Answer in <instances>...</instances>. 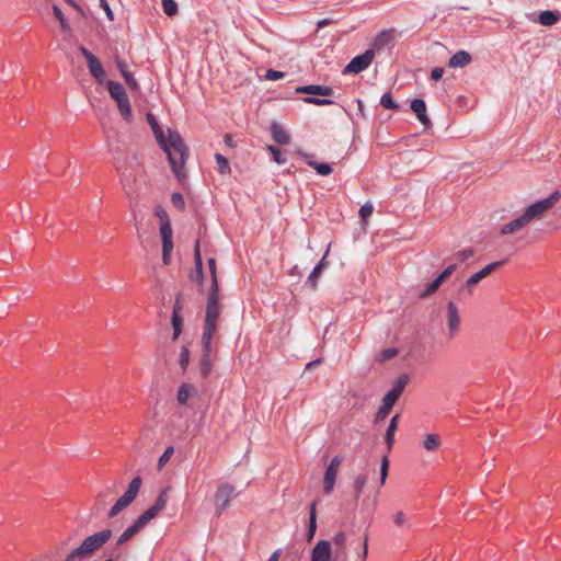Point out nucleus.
Returning a JSON list of instances; mask_svg holds the SVG:
<instances>
[{"instance_id": "nucleus-18", "label": "nucleus", "mask_w": 561, "mask_h": 561, "mask_svg": "<svg viewBox=\"0 0 561 561\" xmlns=\"http://www.w3.org/2000/svg\"><path fill=\"white\" fill-rule=\"evenodd\" d=\"M210 354L211 344H208V347L203 346V356L199 362V373L203 379H206L211 371L213 360Z\"/></svg>"}, {"instance_id": "nucleus-36", "label": "nucleus", "mask_w": 561, "mask_h": 561, "mask_svg": "<svg viewBox=\"0 0 561 561\" xmlns=\"http://www.w3.org/2000/svg\"><path fill=\"white\" fill-rule=\"evenodd\" d=\"M380 104L388 110H397L398 105L394 103L392 95L390 92H386L382 94L380 99Z\"/></svg>"}, {"instance_id": "nucleus-12", "label": "nucleus", "mask_w": 561, "mask_h": 561, "mask_svg": "<svg viewBox=\"0 0 561 561\" xmlns=\"http://www.w3.org/2000/svg\"><path fill=\"white\" fill-rule=\"evenodd\" d=\"M169 500V488L162 490L158 495L154 504L146 510L140 517L148 523H150L154 517L159 515V513L164 510Z\"/></svg>"}, {"instance_id": "nucleus-22", "label": "nucleus", "mask_w": 561, "mask_h": 561, "mask_svg": "<svg viewBox=\"0 0 561 561\" xmlns=\"http://www.w3.org/2000/svg\"><path fill=\"white\" fill-rule=\"evenodd\" d=\"M271 133L274 141L280 145H287L290 141L289 134L279 124L274 123L271 127Z\"/></svg>"}, {"instance_id": "nucleus-50", "label": "nucleus", "mask_w": 561, "mask_h": 561, "mask_svg": "<svg viewBox=\"0 0 561 561\" xmlns=\"http://www.w3.org/2000/svg\"><path fill=\"white\" fill-rule=\"evenodd\" d=\"M410 378L408 375H401L397 380H396V383L393 386V388L396 389H399L401 392H403L405 386L408 385Z\"/></svg>"}, {"instance_id": "nucleus-34", "label": "nucleus", "mask_w": 561, "mask_h": 561, "mask_svg": "<svg viewBox=\"0 0 561 561\" xmlns=\"http://www.w3.org/2000/svg\"><path fill=\"white\" fill-rule=\"evenodd\" d=\"M160 234L162 241L172 240V228L169 218L162 220L160 225Z\"/></svg>"}, {"instance_id": "nucleus-2", "label": "nucleus", "mask_w": 561, "mask_h": 561, "mask_svg": "<svg viewBox=\"0 0 561 561\" xmlns=\"http://www.w3.org/2000/svg\"><path fill=\"white\" fill-rule=\"evenodd\" d=\"M561 199V192L553 191L547 198L535 202L526 207L525 211L514 220L502 226L501 234H510L522 230L533 220H540L545 214Z\"/></svg>"}, {"instance_id": "nucleus-16", "label": "nucleus", "mask_w": 561, "mask_h": 561, "mask_svg": "<svg viewBox=\"0 0 561 561\" xmlns=\"http://www.w3.org/2000/svg\"><path fill=\"white\" fill-rule=\"evenodd\" d=\"M411 110L415 113L420 123L425 127H432V122L430 117L426 115V104L422 99H414L411 102Z\"/></svg>"}, {"instance_id": "nucleus-58", "label": "nucleus", "mask_w": 561, "mask_h": 561, "mask_svg": "<svg viewBox=\"0 0 561 561\" xmlns=\"http://www.w3.org/2000/svg\"><path fill=\"white\" fill-rule=\"evenodd\" d=\"M444 69L440 67H436L431 72V78L435 81H439L443 78Z\"/></svg>"}, {"instance_id": "nucleus-37", "label": "nucleus", "mask_w": 561, "mask_h": 561, "mask_svg": "<svg viewBox=\"0 0 561 561\" xmlns=\"http://www.w3.org/2000/svg\"><path fill=\"white\" fill-rule=\"evenodd\" d=\"M444 282L437 276L428 286L426 289L422 293V297H427L434 294L443 284Z\"/></svg>"}, {"instance_id": "nucleus-60", "label": "nucleus", "mask_w": 561, "mask_h": 561, "mask_svg": "<svg viewBox=\"0 0 561 561\" xmlns=\"http://www.w3.org/2000/svg\"><path fill=\"white\" fill-rule=\"evenodd\" d=\"M172 250H173V241L172 240L162 241V253L171 254Z\"/></svg>"}, {"instance_id": "nucleus-40", "label": "nucleus", "mask_w": 561, "mask_h": 561, "mask_svg": "<svg viewBox=\"0 0 561 561\" xmlns=\"http://www.w3.org/2000/svg\"><path fill=\"white\" fill-rule=\"evenodd\" d=\"M502 261L492 262L488 265H485L481 271H479V274L482 276V278H485L491 273H493L499 266L502 265Z\"/></svg>"}, {"instance_id": "nucleus-13", "label": "nucleus", "mask_w": 561, "mask_h": 561, "mask_svg": "<svg viewBox=\"0 0 561 561\" xmlns=\"http://www.w3.org/2000/svg\"><path fill=\"white\" fill-rule=\"evenodd\" d=\"M447 327L449 337L454 339L460 328V316L457 306L453 301L447 304Z\"/></svg>"}, {"instance_id": "nucleus-61", "label": "nucleus", "mask_w": 561, "mask_h": 561, "mask_svg": "<svg viewBox=\"0 0 561 561\" xmlns=\"http://www.w3.org/2000/svg\"><path fill=\"white\" fill-rule=\"evenodd\" d=\"M334 22H335V20H333V19H322V20H319L317 22V25H318L319 28H323V27H325L329 24H332Z\"/></svg>"}, {"instance_id": "nucleus-38", "label": "nucleus", "mask_w": 561, "mask_h": 561, "mask_svg": "<svg viewBox=\"0 0 561 561\" xmlns=\"http://www.w3.org/2000/svg\"><path fill=\"white\" fill-rule=\"evenodd\" d=\"M389 471V460L387 456H383L380 463V484L383 485L386 483V479L388 477Z\"/></svg>"}, {"instance_id": "nucleus-30", "label": "nucleus", "mask_w": 561, "mask_h": 561, "mask_svg": "<svg viewBox=\"0 0 561 561\" xmlns=\"http://www.w3.org/2000/svg\"><path fill=\"white\" fill-rule=\"evenodd\" d=\"M215 160L220 174L230 173V164L226 157H224L221 153H215Z\"/></svg>"}, {"instance_id": "nucleus-1", "label": "nucleus", "mask_w": 561, "mask_h": 561, "mask_svg": "<svg viewBox=\"0 0 561 561\" xmlns=\"http://www.w3.org/2000/svg\"><path fill=\"white\" fill-rule=\"evenodd\" d=\"M147 121L153 130L158 144L165 151L174 175L179 181L184 180L186 178L184 163L187 157V147L181 135L178 131L169 130L168 138H165L152 113L147 114Z\"/></svg>"}, {"instance_id": "nucleus-23", "label": "nucleus", "mask_w": 561, "mask_h": 561, "mask_svg": "<svg viewBox=\"0 0 561 561\" xmlns=\"http://www.w3.org/2000/svg\"><path fill=\"white\" fill-rule=\"evenodd\" d=\"M399 414L391 417L388 428L386 431L385 440L388 446V450H391L394 443V434L398 428Z\"/></svg>"}, {"instance_id": "nucleus-52", "label": "nucleus", "mask_w": 561, "mask_h": 561, "mask_svg": "<svg viewBox=\"0 0 561 561\" xmlns=\"http://www.w3.org/2000/svg\"><path fill=\"white\" fill-rule=\"evenodd\" d=\"M284 77H285L284 72L277 71V70H273V69H268L266 71V73H265V78L267 80H272V81L283 79Z\"/></svg>"}, {"instance_id": "nucleus-9", "label": "nucleus", "mask_w": 561, "mask_h": 561, "mask_svg": "<svg viewBox=\"0 0 561 561\" xmlns=\"http://www.w3.org/2000/svg\"><path fill=\"white\" fill-rule=\"evenodd\" d=\"M344 458L341 455L335 456L329 466L327 467V470L324 472L323 478V491L327 494H330L335 485V480L337 476V470L341 463L343 462Z\"/></svg>"}, {"instance_id": "nucleus-53", "label": "nucleus", "mask_w": 561, "mask_h": 561, "mask_svg": "<svg viewBox=\"0 0 561 561\" xmlns=\"http://www.w3.org/2000/svg\"><path fill=\"white\" fill-rule=\"evenodd\" d=\"M393 522L397 526H403V525H407L408 517L402 511H399V512L394 513Z\"/></svg>"}, {"instance_id": "nucleus-41", "label": "nucleus", "mask_w": 561, "mask_h": 561, "mask_svg": "<svg viewBox=\"0 0 561 561\" xmlns=\"http://www.w3.org/2000/svg\"><path fill=\"white\" fill-rule=\"evenodd\" d=\"M502 261L492 262L488 265H485L481 271H479V274L482 276V278H485L491 273H493L499 266L502 265Z\"/></svg>"}, {"instance_id": "nucleus-8", "label": "nucleus", "mask_w": 561, "mask_h": 561, "mask_svg": "<svg viewBox=\"0 0 561 561\" xmlns=\"http://www.w3.org/2000/svg\"><path fill=\"white\" fill-rule=\"evenodd\" d=\"M106 88L108 90L110 95L116 101L122 116L126 121H130L131 107L124 87L118 82L110 80L106 82Z\"/></svg>"}, {"instance_id": "nucleus-10", "label": "nucleus", "mask_w": 561, "mask_h": 561, "mask_svg": "<svg viewBox=\"0 0 561 561\" xmlns=\"http://www.w3.org/2000/svg\"><path fill=\"white\" fill-rule=\"evenodd\" d=\"M375 53L373 49H367L364 54L355 56L345 67L344 72L359 73L365 70L373 61Z\"/></svg>"}, {"instance_id": "nucleus-21", "label": "nucleus", "mask_w": 561, "mask_h": 561, "mask_svg": "<svg viewBox=\"0 0 561 561\" xmlns=\"http://www.w3.org/2000/svg\"><path fill=\"white\" fill-rule=\"evenodd\" d=\"M394 403H396V401L392 400V394L391 396H385L382 398V405L377 411V413L375 415L374 422L378 423L380 421H383L388 416V414L390 413V411L393 408Z\"/></svg>"}, {"instance_id": "nucleus-56", "label": "nucleus", "mask_w": 561, "mask_h": 561, "mask_svg": "<svg viewBox=\"0 0 561 561\" xmlns=\"http://www.w3.org/2000/svg\"><path fill=\"white\" fill-rule=\"evenodd\" d=\"M473 253L474 252L472 249H465V250L457 252L456 257L459 259L460 261H466V260L470 259L473 255Z\"/></svg>"}, {"instance_id": "nucleus-54", "label": "nucleus", "mask_w": 561, "mask_h": 561, "mask_svg": "<svg viewBox=\"0 0 561 561\" xmlns=\"http://www.w3.org/2000/svg\"><path fill=\"white\" fill-rule=\"evenodd\" d=\"M194 261H195L196 270H203V263H202V256H201V252H199V242L198 241L195 244Z\"/></svg>"}, {"instance_id": "nucleus-51", "label": "nucleus", "mask_w": 561, "mask_h": 561, "mask_svg": "<svg viewBox=\"0 0 561 561\" xmlns=\"http://www.w3.org/2000/svg\"><path fill=\"white\" fill-rule=\"evenodd\" d=\"M173 451H174L173 447H168L164 450V453L162 454V456L159 458V461H158L159 468H162L169 461Z\"/></svg>"}, {"instance_id": "nucleus-19", "label": "nucleus", "mask_w": 561, "mask_h": 561, "mask_svg": "<svg viewBox=\"0 0 561 561\" xmlns=\"http://www.w3.org/2000/svg\"><path fill=\"white\" fill-rule=\"evenodd\" d=\"M198 391L197 388L191 383H182L178 391V402L181 405H184L188 402L190 399L195 398Z\"/></svg>"}, {"instance_id": "nucleus-6", "label": "nucleus", "mask_w": 561, "mask_h": 561, "mask_svg": "<svg viewBox=\"0 0 561 561\" xmlns=\"http://www.w3.org/2000/svg\"><path fill=\"white\" fill-rule=\"evenodd\" d=\"M142 480L140 477H135L130 483L128 484L125 493L115 502V504L110 508L107 513L108 518L116 517L122 511L128 507L136 499L140 488Z\"/></svg>"}, {"instance_id": "nucleus-59", "label": "nucleus", "mask_w": 561, "mask_h": 561, "mask_svg": "<svg viewBox=\"0 0 561 561\" xmlns=\"http://www.w3.org/2000/svg\"><path fill=\"white\" fill-rule=\"evenodd\" d=\"M101 1V5L102 8L104 9L105 13H106V16L108 18L110 21H113L114 19V14H113V11L111 10L108 3L106 2V0H100Z\"/></svg>"}, {"instance_id": "nucleus-57", "label": "nucleus", "mask_w": 561, "mask_h": 561, "mask_svg": "<svg viewBox=\"0 0 561 561\" xmlns=\"http://www.w3.org/2000/svg\"><path fill=\"white\" fill-rule=\"evenodd\" d=\"M115 62H116V66H117L119 72L122 73L123 77L129 72L128 71V66H127L125 60H123L121 58H116Z\"/></svg>"}, {"instance_id": "nucleus-64", "label": "nucleus", "mask_w": 561, "mask_h": 561, "mask_svg": "<svg viewBox=\"0 0 561 561\" xmlns=\"http://www.w3.org/2000/svg\"><path fill=\"white\" fill-rule=\"evenodd\" d=\"M282 554L280 549L275 550L267 561H278Z\"/></svg>"}, {"instance_id": "nucleus-31", "label": "nucleus", "mask_w": 561, "mask_h": 561, "mask_svg": "<svg viewBox=\"0 0 561 561\" xmlns=\"http://www.w3.org/2000/svg\"><path fill=\"white\" fill-rule=\"evenodd\" d=\"M207 263H208V267H209V272H210V278H211V286H210L209 290L219 291L218 279H217L216 261H215V259L210 257Z\"/></svg>"}, {"instance_id": "nucleus-28", "label": "nucleus", "mask_w": 561, "mask_h": 561, "mask_svg": "<svg viewBox=\"0 0 561 561\" xmlns=\"http://www.w3.org/2000/svg\"><path fill=\"white\" fill-rule=\"evenodd\" d=\"M367 482V476L366 474H358L353 483L354 489V497L357 501L363 492V489Z\"/></svg>"}, {"instance_id": "nucleus-5", "label": "nucleus", "mask_w": 561, "mask_h": 561, "mask_svg": "<svg viewBox=\"0 0 561 561\" xmlns=\"http://www.w3.org/2000/svg\"><path fill=\"white\" fill-rule=\"evenodd\" d=\"M332 543L343 551L346 546V534L344 531L336 533L332 541L319 540L311 550V561H333L332 559Z\"/></svg>"}, {"instance_id": "nucleus-42", "label": "nucleus", "mask_w": 561, "mask_h": 561, "mask_svg": "<svg viewBox=\"0 0 561 561\" xmlns=\"http://www.w3.org/2000/svg\"><path fill=\"white\" fill-rule=\"evenodd\" d=\"M190 363V352L186 346L181 347L180 356H179V364L180 366L185 369Z\"/></svg>"}, {"instance_id": "nucleus-3", "label": "nucleus", "mask_w": 561, "mask_h": 561, "mask_svg": "<svg viewBox=\"0 0 561 561\" xmlns=\"http://www.w3.org/2000/svg\"><path fill=\"white\" fill-rule=\"evenodd\" d=\"M112 537L111 529H103L91 536H88L82 543L71 550L64 561H84L96 550L103 547Z\"/></svg>"}, {"instance_id": "nucleus-43", "label": "nucleus", "mask_w": 561, "mask_h": 561, "mask_svg": "<svg viewBox=\"0 0 561 561\" xmlns=\"http://www.w3.org/2000/svg\"><path fill=\"white\" fill-rule=\"evenodd\" d=\"M397 354H398V350L396 347L386 348L379 354V360L387 362V360L393 358L394 356H397Z\"/></svg>"}, {"instance_id": "nucleus-25", "label": "nucleus", "mask_w": 561, "mask_h": 561, "mask_svg": "<svg viewBox=\"0 0 561 561\" xmlns=\"http://www.w3.org/2000/svg\"><path fill=\"white\" fill-rule=\"evenodd\" d=\"M559 18L552 11H542L538 16V23L543 26H551L558 22Z\"/></svg>"}, {"instance_id": "nucleus-15", "label": "nucleus", "mask_w": 561, "mask_h": 561, "mask_svg": "<svg viewBox=\"0 0 561 561\" xmlns=\"http://www.w3.org/2000/svg\"><path fill=\"white\" fill-rule=\"evenodd\" d=\"M394 42V31L393 30H383L376 35L373 41V50H381L383 48L392 46Z\"/></svg>"}, {"instance_id": "nucleus-32", "label": "nucleus", "mask_w": 561, "mask_h": 561, "mask_svg": "<svg viewBox=\"0 0 561 561\" xmlns=\"http://www.w3.org/2000/svg\"><path fill=\"white\" fill-rule=\"evenodd\" d=\"M308 165L313 168L320 175H329L332 173V168L328 163H318L317 161L309 160Z\"/></svg>"}, {"instance_id": "nucleus-47", "label": "nucleus", "mask_w": 561, "mask_h": 561, "mask_svg": "<svg viewBox=\"0 0 561 561\" xmlns=\"http://www.w3.org/2000/svg\"><path fill=\"white\" fill-rule=\"evenodd\" d=\"M374 207L371 204L366 203L364 204L359 209V216L360 218L366 221L368 217L373 214Z\"/></svg>"}, {"instance_id": "nucleus-44", "label": "nucleus", "mask_w": 561, "mask_h": 561, "mask_svg": "<svg viewBox=\"0 0 561 561\" xmlns=\"http://www.w3.org/2000/svg\"><path fill=\"white\" fill-rule=\"evenodd\" d=\"M304 101L308 104H314V105H331L334 103L333 100L330 99H318L312 96H307L304 99Z\"/></svg>"}, {"instance_id": "nucleus-27", "label": "nucleus", "mask_w": 561, "mask_h": 561, "mask_svg": "<svg viewBox=\"0 0 561 561\" xmlns=\"http://www.w3.org/2000/svg\"><path fill=\"white\" fill-rule=\"evenodd\" d=\"M316 529H317L316 503H312L310 506L308 540H312V538L316 534Z\"/></svg>"}, {"instance_id": "nucleus-7", "label": "nucleus", "mask_w": 561, "mask_h": 561, "mask_svg": "<svg viewBox=\"0 0 561 561\" xmlns=\"http://www.w3.org/2000/svg\"><path fill=\"white\" fill-rule=\"evenodd\" d=\"M238 496L234 485L228 482H221L217 485L214 494L215 513L220 516L227 508L230 507L231 501Z\"/></svg>"}, {"instance_id": "nucleus-4", "label": "nucleus", "mask_w": 561, "mask_h": 561, "mask_svg": "<svg viewBox=\"0 0 561 561\" xmlns=\"http://www.w3.org/2000/svg\"><path fill=\"white\" fill-rule=\"evenodd\" d=\"M220 316V305H219V291L209 290L207 305H206V314L203 325V334H202V345L208 347V344H211V339L218 329V319Z\"/></svg>"}, {"instance_id": "nucleus-14", "label": "nucleus", "mask_w": 561, "mask_h": 561, "mask_svg": "<svg viewBox=\"0 0 561 561\" xmlns=\"http://www.w3.org/2000/svg\"><path fill=\"white\" fill-rule=\"evenodd\" d=\"M147 522H145L140 516L135 520V523L127 527L121 536L116 540V545L121 546L130 540L134 536H136L145 526Z\"/></svg>"}, {"instance_id": "nucleus-62", "label": "nucleus", "mask_w": 561, "mask_h": 561, "mask_svg": "<svg viewBox=\"0 0 561 561\" xmlns=\"http://www.w3.org/2000/svg\"><path fill=\"white\" fill-rule=\"evenodd\" d=\"M401 393L402 392L399 389H396V388L392 387V389L389 390L386 396H391L392 394V400L397 401L399 399V397L401 396Z\"/></svg>"}, {"instance_id": "nucleus-33", "label": "nucleus", "mask_w": 561, "mask_h": 561, "mask_svg": "<svg viewBox=\"0 0 561 561\" xmlns=\"http://www.w3.org/2000/svg\"><path fill=\"white\" fill-rule=\"evenodd\" d=\"M163 12L168 16H173L178 13L179 7L174 0H161Z\"/></svg>"}, {"instance_id": "nucleus-63", "label": "nucleus", "mask_w": 561, "mask_h": 561, "mask_svg": "<svg viewBox=\"0 0 561 561\" xmlns=\"http://www.w3.org/2000/svg\"><path fill=\"white\" fill-rule=\"evenodd\" d=\"M53 12H54V15L57 18L58 21L65 18L62 12H61V10L57 5L53 7Z\"/></svg>"}, {"instance_id": "nucleus-24", "label": "nucleus", "mask_w": 561, "mask_h": 561, "mask_svg": "<svg viewBox=\"0 0 561 561\" xmlns=\"http://www.w3.org/2000/svg\"><path fill=\"white\" fill-rule=\"evenodd\" d=\"M440 437L435 433L427 434L423 440V447L427 451H435L440 446Z\"/></svg>"}, {"instance_id": "nucleus-39", "label": "nucleus", "mask_w": 561, "mask_h": 561, "mask_svg": "<svg viewBox=\"0 0 561 561\" xmlns=\"http://www.w3.org/2000/svg\"><path fill=\"white\" fill-rule=\"evenodd\" d=\"M368 557V534L363 537L360 551L357 553L358 561H366Z\"/></svg>"}, {"instance_id": "nucleus-55", "label": "nucleus", "mask_w": 561, "mask_h": 561, "mask_svg": "<svg viewBox=\"0 0 561 561\" xmlns=\"http://www.w3.org/2000/svg\"><path fill=\"white\" fill-rule=\"evenodd\" d=\"M457 268V265L456 264H451L449 265L447 268H445L439 275L438 277L445 282Z\"/></svg>"}, {"instance_id": "nucleus-48", "label": "nucleus", "mask_w": 561, "mask_h": 561, "mask_svg": "<svg viewBox=\"0 0 561 561\" xmlns=\"http://www.w3.org/2000/svg\"><path fill=\"white\" fill-rule=\"evenodd\" d=\"M171 201H172V204L174 205V207H176L180 210L184 209L185 203H184V198H183L182 194L173 193L171 196Z\"/></svg>"}, {"instance_id": "nucleus-20", "label": "nucleus", "mask_w": 561, "mask_h": 561, "mask_svg": "<svg viewBox=\"0 0 561 561\" xmlns=\"http://www.w3.org/2000/svg\"><path fill=\"white\" fill-rule=\"evenodd\" d=\"M471 62V56L466 50H459L448 61L450 68H462Z\"/></svg>"}, {"instance_id": "nucleus-11", "label": "nucleus", "mask_w": 561, "mask_h": 561, "mask_svg": "<svg viewBox=\"0 0 561 561\" xmlns=\"http://www.w3.org/2000/svg\"><path fill=\"white\" fill-rule=\"evenodd\" d=\"M80 51L87 59V65L92 77H94L99 83H102L105 78V71L100 60L83 46L80 47Z\"/></svg>"}, {"instance_id": "nucleus-17", "label": "nucleus", "mask_w": 561, "mask_h": 561, "mask_svg": "<svg viewBox=\"0 0 561 561\" xmlns=\"http://www.w3.org/2000/svg\"><path fill=\"white\" fill-rule=\"evenodd\" d=\"M298 93L312 94V95H322V96H331L333 94V89L327 85L319 84H309L302 85L296 89Z\"/></svg>"}, {"instance_id": "nucleus-35", "label": "nucleus", "mask_w": 561, "mask_h": 561, "mask_svg": "<svg viewBox=\"0 0 561 561\" xmlns=\"http://www.w3.org/2000/svg\"><path fill=\"white\" fill-rule=\"evenodd\" d=\"M482 276L479 274V272L474 273L472 276H470L466 284L463 285V289H467L468 295H472L473 287L482 280Z\"/></svg>"}, {"instance_id": "nucleus-46", "label": "nucleus", "mask_w": 561, "mask_h": 561, "mask_svg": "<svg viewBox=\"0 0 561 561\" xmlns=\"http://www.w3.org/2000/svg\"><path fill=\"white\" fill-rule=\"evenodd\" d=\"M108 496H110V491H103L98 494L96 502H95V506L98 510L103 508L107 504L106 499Z\"/></svg>"}, {"instance_id": "nucleus-29", "label": "nucleus", "mask_w": 561, "mask_h": 561, "mask_svg": "<svg viewBox=\"0 0 561 561\" xmlns=\"http://www.w3.org/2000/svg\"><path fill=\"white\" fill-rule=\"evenodd\" d=\"M181 322L182 319L179 316V306L175 304L172 314L173 340H176L181 333Z\"/></svg>"}, {"instance_id": "nucleus-26", "label": "nucleus", "mask_w": 561, "mask_h": 561, "mask_svg": "<svg viewBox=\"0 0 561 561\" xmlns=\"http://www.w3.org/2000/svg\"><path fill=\"white\" fill-rule=\"evenodd\" d=\"M324 260L325 255L322 257V260L314 266L312 272L310 273L308 277V282L310 283L311 287L314 289L317 287L318 278L324 267Z\"/></svg>"}, {"instance_id": "nucleus-49", "label": "nucleus", "mask_w": 561, "mask_h": 561, "mask_svg": "<svg viewBox=\"0 0 561 561\" xmlns=\"http://www.w3.org/2000/svg\"><path fill=\"white\" fill-rule=\"evenodd\" d=\"M127 83V85L129 87V89L136 91L139 89V84L137 82V80L135 79L134 75L131 72H128L127 75H125L123 77Z\"/></svg>"}, {"instance_id": "nucleus-45", "label": "nucleus", "mask_w": 561, "mask_h": 561, "mask_svg": "<svg viewBox=\"0 0 561 561\" xmlns=\"http://www.w3.org/2000/svg\"><path fill=\"white\" fill-rule=\"evenodd\" d=\"M268 151L273 154L274 161L278 164H284L286 162V159L282 157V152L279 148L275 146H268Z\"/></svg>"}]
</instances>
